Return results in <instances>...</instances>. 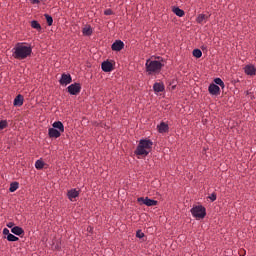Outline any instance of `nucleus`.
<instances>
[{
    "instance_id": "f257e3e1",
    "label": "nucleus",
    "mask_w": 256,
    "mask_h": 256,
    "mask_svg": "<svg viewBox=\"0 0 256 256\" xmlns=\"http://www.w3.org/2000/svg\"><path fill=\"white\" fill-rule=\"evenodd\" d=\"M32 52V46H27L24 42H17L12 50V56L17 60H24L30 57Z\"/></svg>"
},
{
    "instance_id": "f03ea898",
    "label": "nucleus",
    "mask_w": 256,
    "mask_h": 256,
    "mask_svg": "<svg viewBox=\"0 0 256 256\" xmlns=\"http://www.w3.org/2000/svg\"><path fill=\"white\" fill-rule=\"evenodd\" d=\"M154 143L148 139H142L135 150V154L138 156H148L153 148Z\"/></svg>"
},
{
    "instance_id": "7ed1b4c3",
    "label": "nucleus",
    "mask_w": 256,
    "mask_h": 256,
    "mask_svg": "<svg viewBox=\"0 0 256 256\" xmlns=\"http://www.w3.org/2000/svg\"><path fill=\"white\" fill-rule=\"evenodd\" d=\"M52 127L53 128H50L48 130V135L50 138L57 139V138L61 137V133H63L65 131V127H64L63 123L60 121L54 122Z\"/></svg>"
},
{
    "instance_id": "20e7f679",
    "label": "nucleus",
    "mask_w": 256,
    "mask_h": 256,
    "mask_svg": "<svg viewBox=\"0 0 256 256\" xmlns=\"http://www.w3.org/2000/svg\"><path fill=\"white\" fill-rule=\"evenodd\" d=\"M164 64L159 62V60H147L146 62V71L149 74L158 73L162 70Z\"/></svg>"
},
{
    "instance_id": "39448f33",
    "label": "nucleus",
    "mask_w": 256,
    "mask_h": 256,
    "mask_svg": "<svg viewBox=\"0 0 256 256\" xmlns=\"http://www.w3.org/2000/svg\"><path fill=\"white\" fill-rule=\"evenodd\" d=\"M192 216L196 219H203L207 216V210L205 207L198 205L190 210Z\"/></svg>"
},
{
    "instance_id": "423d86ee",
    "label": "nucleus",
    "mask_w": 256,
    "mask_h": 256,
    "mask_svg": "<svg viewBox=\"0 0 256 256\" xmlns=\"http://www.w3.org/2000/svg\"><path fill=\"white\" fill-rule=\"evenodd\" d=\"M137 202L140 203L141 205H146L148 207H152V206H157L158 205V201L150 199L148 197H140L137 199Z\"/></svg>"
},
{
    "instance_id": "0eeeda50",
    "label": "nucleus",
    "mask_w": 256,
    "mask_h": 256,
    "mask_svg": "<svg viewBox=\"0 0 256 256\" xmlns=\"http://www.w3.org/2000/svg\"><path fill=\"white\" fill-rule=\"evenodd\" d=\"M81 89V84L77 82H75L74 84H70V86L67 87L68 93L70 95H78L81 92Z\"/></svg>"
},
{
    "instance_id": "6e6552de",
    "label": "nucleus",
    "mask_w": 256,
    "mask_h": 256,
    "mask_svg": "<svg viewBox=\"0 0 256 256\" xmlns=\"http://www.w3.org/2000/svg\"><path fill=\"white\" fill-rule=\"evenodd\" d=\"M101 69L105 73H110L114 70V66L110 60H104V62L101 64Z\"/></svg>"
},
{
    "instance_id": "1a4fd4ad",
    "label": "nucleus",
    "mask_w": 256,
    "mask_h": 256,
    "mask_svg": "<svg viewBox=\"0 0 256 256\" xmlns=\"http://www.w3.org/2000/svg\"><path fill=\"white\" fill-rule=\"evenodd\" d=\"M124 47H125L124 41H122V40H115L112 43L111 49H112V51L119 52V51L123 50Z\"/></svg>"
},
{
    "instance_id": "9d476101",
    "label": "nucleus",
    "mask_w": 256,
    "mask_h": 256,
    "mask_svg": "<svg viewBox=\"0 0 256 256\" xmlns=\"http://www.w3.org/2000/svg\"><path fill=\"white\" fill-rule=\"evenodd\" d=\"M59 83L60 85H69L70 83H72L71 74H62Z\"/></svg>"
},
{
    "instance_id": "9b49d317",
    "label": "nucleus",
    "mask_w": 256,
    "mask_h": 256,
    "mask_svg": "<svg viewBox=\"0 0 256 256\" xmlns=\"http://www.w3.org/2000/svg\"><path fill=\"white\" fill-rule=\"evenodd\" d=\"M153 91L158 94L165 91V84L164 82H155L153 84Z\"/></svg>"
},
{
    "instance_id": "f8f14e48",
    "label": "nucleus",
    "mask_w": 256,
    "mask_h": 256,
    "mask_svg": "<svg viewBox=\"0 0 256 256\" xmlns=\"http://www.w3.org/2000/svg\"><path fill=\"white\" fill-rule=\"evenodd\" d=\"M24 104V96L22 94H18L14 100H13V105L15 107H21Z\"/></svg>"
},
{
    "instance_id": "ddd939ff",
    "label": "nucleus",
    "mask_w": 256,
    "mask_h": 256,
    "mask_svg": "<svg viewBox=\"0 0 256 256\" xmlns=\"http://www.w3.org/2000/svg\"><path fill=\"white\" fill-rule=\"evenodd\" d=\"M244 72L246 75L254 76L256 75V68L255 66H252V64H247L244 68Z\"/></svg>"
},
{
    "instance_id": "4468645a",
    "label": "nucleus",
    "mask_w": 256,
    "mask_h": 256,
    "mask_svg": "<svg viewBox=\"0 0 256 256\" xmlns=\"http://www.w3.org/2000/svg\"><path fill=\"white\" fill-rule=\"evenodd\" d=\"M208 91L211 95H219V92H221V88L217 86V84H211L208 86Z\"/></svg>"
},
{
    "instance_id": "2eb2a0df",
    "label": "nucleus",
    "mask_w": 256,
    "mask_h": 256,
    "mask_svg": "<svg viewBox=\"0 0 256 256\" xmlns=\"http://www.w3.org/2000/svg\"><path fill=\"white\" fill-rule=\"evenodd\" d=\"M80 192L77 189H71L67 192V197L70 201H74L77 197H79Z\"/></svg>"
},
{
    "instance_id": "dca6fc26",
    "label": "nucleus",
    "mask_w": 256,
    "mask_h": 256,
    "mask_svg": "<svg viewBox=\"0 0 256 256\" xmlns=\"http://www.w3.org/2000/svg\"><path fill=\"white\" fill-rule=\"evenodd\" d=\"M169 125L166 124L165 122H161L158 126H157V130L160 134H164L167 133L169 131Z\"/></svg>"
},
{
    "instance_id": "f3484780",
    "label": "nucleus",
    "mask_w": 256,
    "mask_h": 256,
    "mask_svg": "<svg viewBox=\"0 0 256 256\" xmlns=\"http://www.w3.org/2000/svg\"><path fill=\"white\" fill-rule=\"evenodd\" d=\"M82 33L84 36H91L93 34V29H92L91 25H87V26L83 27Z\"/></svg>"
},
{
    "instance_id": "a211bd4d",
    "label": "nucleus",
    "mask_w": 256,
    "mask_h": 256,
    "mask_svg": "<svg viewBox=\"0 0 256 256\" xmlns=\"http://www.w3.org/2000/svg\"><path fill=\"white\" fill-rule=\"evenodd\" d=\"M11 233H13L14 235L20 236L24 234V230L19 226H15L11 228Z\"/></svg>"
},
{
    "instance_id": "6ab92c4d",
    "label": "nucleus",
    "mask_w": 256,
    "mask_h": 256,
    "mask_svg": "<svg viewBox=\"0 0 256 256\" xmlns=\"http://www.w3.org/2000/svg\"><path fill=\"white\" fill-rule=\"evenodd\" d=\"M173 13L178 16V17H183L185 16V11L181 9L180 7H174L173 8Z\"/></svg>"
},
{
    "instance_id": "aec40b11",
    "label": "nucleus",
    "mask_w": 256,
    "mask_h": 256,
    "mask_svg": "<svg viewBox=\"0 0 256 256\" xmlns=\"http://www.w3.org/2000/svg\"><path fill=\"white\" fill-rule=\"evenodd\" d=\"M31 27L33 29H36L37 31H41L42 30V26H41V24L37 20H32L31 21Z\"/></svg>"
},
{
    "instance_id": "412c9836",
    "label": "nucleus",
    "mask_w": 256,
    "mask_h": 256,
    "mask_svg": "<svg viewBox=\"0 0 256 256\" xmlns=\"http://www.w3.org/2000/svg\"><path fill=\"white\" fill-rule=\"evenodd\" d=\"M192 55L195 58L199 59L203 56V52L201 50H199V48H196L195 50H193Z\"/></svg>"
},
{
    "instance_id": "4be33fe9",
    "label": "nucleus",
    "mask_w": 256,
    "mask_h": 256,
    "mask_svg": "<svg viewBox=\"0 0 256 256\" xmlns=\"http://www.w3.org/2000/svg\"><path fill=\"white\" fill-rule=\"evenodd\" d=\"M44 166H45V163L42 160H37L35 162V168L37 170H42L44 168Z\"/></svg>"
},
{
    "instance_id": "5701e85b",
    "label": "nucleus",
    "mask_w": 256,
    "mask_h": 256,
    "mask_svg": "<svg viewBox=\"0 0 256 256\" xmlns=\"http://www.w3.org/2000/svg\"><path fill=\"white\" fill-rule=\"evenodd\" d=\"M19 188L18 182H13L10 184L9 192L13 193Z\"/></svg>"
},
{
    "instance_id": "b1692460",
    "label": "nucleus",
    "mask_w": 256,
    "mask_h": 256,
    "mask_svg": "<svg viewBox=\"0 0 256 256\" xmlns=\"http://www.w3.org/2000/svg\"><path fill=\"white\" fill-rule=\"evenodd\" d=\"M207 19V15L205 14H199L196 18V21L198 24L203 23V21H205Z\"/></svg>"
},
{
    "instance_id": "393cba45",
    "label": "nucleus",
    "mask_w": 256,
    "mask_h": 256,
    "mask_svg": "<svg viewBox=\"0 0 256 256\" xmlns=\"http://www.w3.org/2000/svg\"><path fill=\"white\" fill-rule=\"evenodd\" d=\"M44 17L46 19L48 26H52L54 22L53 17L49 14H44Z\"/></svg>"
},
{
    "instance_id": "a878e982",
    "label": "nucleus",
    "mask_w": 256,
    "mask_h": 256,
    "mask_svg": "<svg viewBox=\"0 0 256 256\" xmlns=\"http://www.w3.org/2000/svg\"><path fill=\"white\" fill-rule=\"evenodd\" d=\"M214 83L217 86H220L221 88H225V82L221 80V78H214Z\"/></svg>"
},
{
    "instance_id": "bb28decb",
    "label": "nucleus",
    "mask_w": 256,
    "mask_h": 256,
    "mask_svg": "<svg viewBox=\"0 0 256 256\" xmlns=\"http://www.w3.org/2000/svg\"><path fill=\"white\" fill-rule=\"evenodd\" d=\"M6 239H7V241H10V242H17V241H19V238L16 237L15 235H13V234H8Z\"/></svg>"
},
{
    "instance_id": "cd10ccee",
    "label": "nucleus",
    "mask_w": 256,
    "mask_h": 256,
    "mask_svg": "<svg viewBox=\"0 0 256 256\" xmlns=\"http://www.w3.org/2000/svg\"><path fill=\"white\" fill-rule=\"evenodd\" d=\"M136 237L141 239V238H144L145 237V233L142 232V230H138L136 232Z\"/></svg>"
},
{
    "instance_id": "c85d7f7f",
    "label": "nucleus",
    "mask_w": 256,
    "mask_h": 256,
    "mask_svg": "<svg viewBox=\"0 0 256 256\" xmlns=\"http://www.w3.org/2000/svg\"><path fill=\"white\" fill-rule=\"evenodd\" d=\"M8 126L7 121H0V130L5 129Z\"/></svg>"
},
{
    "instance_id": "c756f323",
    "label": "nucleus",
    "mask_w": 256,
    "mask_h": 256,
    "mask_svg": "<svg viewBox=\"0 0 256 256\" xmlns=\"http://www.w3.org/2000/svg\"><path fill=\"white\" fill-rule=\"evenodd\" d=\"M208 198L211 200V202H214L215 200H217V194L212 193Z\"/></svg>"
},
{
    "instance_id": "7c9ffc66",
    "label": "nucleus",
    "mask_w": 256,
    "mask_h": 256,
    "mask_svg": "<svg viewBox=\"0 0 256 256\" xmlns=\"http://www.w3.org/2000/svg\"><path fill=\"white\" fill-rule=\"evenodd\" d=\"M112 14H113L112 9H106V10L104 11V15H106V16H110V15H112Z\"/></svg>"
},
{
    "instance_id": "2f4dec72",
    "label": "nucleus",
    "mask_w": 256,
    "mask_h": 256,
    "mask_svg": "<svg viewBox=\"0 0 256 256\" xmlns=\"http://www.w3.org/2000/svg\"><path fill=\"white\" fill-rule=\"evenodd\" d=\"M9 234H11L9 229L7 228L3 229V235L9 236Z\"/></svg>"
},
{
    "instance_id": "473e14b6",
    "label": "nucleus",
    "mask_w": 256,
    "mask_h": 256,
    "mask_svg": "<svg viewBox=\"0 0 256 256\" xmlns=\"http://www.w3.org/2000/svg\"><path fill=\"white\" fill-rule=\"evenodd\" d=\"M30 3L35 5V4H39L40 0H30Z\"/></svg>"
},
{
    "instance_id": "72a5a7b5",
    "label": "nucleus",
    "mask_w": 256,
    "mask_h": 256,
    "mask_svg": "<svg viewBox=\"0 0 256 256\" xmlns=\"http://www.w3.org/2000/svg\"><path fill=\"white\" fill-rule=\"evenodd\" d=\"M7 227H8V228H12V229H13V227H14V223H13V222H9V223L7 224Z\"/></svg>"
}]
</instances>
